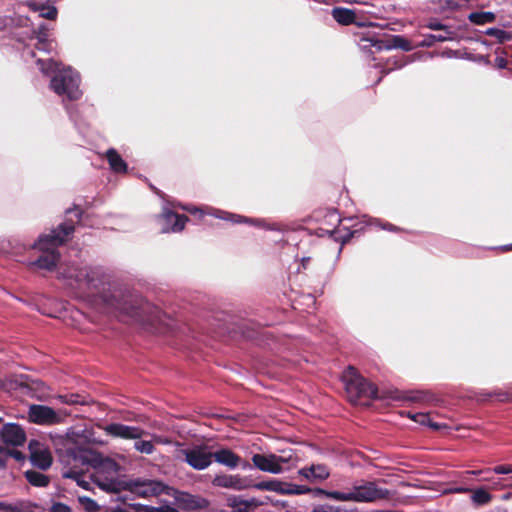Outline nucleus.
Listing matches in <instances>:
<instances>
[{
    "mask_svg": "<svg viewBox=\"0 0 512 512\" xmlns=\"http://www.w3.org/2000/svg\"><path fill=\"white\" fill-rule=\"evenodd\" d=\"M40 71L51 75L50 88L64 100H77L82 92L79 89L80 77L71 68H61V64L49 59L37 60Z\"/></svg>",
    "mask_w": 512,
    "mask_h": 512,
    "instance_id": "nucleus-1",
    "label": "nucleus"
},
{
    "mask_svg": "<svg viewBox=\"0 0 512 512\" xmlns=\"http://www.w3.org/2000/svg\"><path fill=\"white\" fill-rule=\"evenodd\" d=\"M73 231V224L63 223L50 234L40 236L39 240L34 244V247L45 252V254L40 256L33 264L41 269L52 270L60 257L56 248L62 245Z\"/></svg>",
    "mask_w": 512,
    "mask_h": 512,
    "instance_id": "nucleus-2",
    "label": "nucleus"
},
{
    "mask_svg": "<svg viewBox=\"0 0 512 512\" xmlns=\"http://www.w3.org/2000/svg\"><path fill=\"white\" fill-rule=\"evenodd\" d=\"M320 492L336 501L357 503H371L391 496L389 490L379 487L376 482L364 480L356 482L348 492L326 490H320Z\"/></svg>",
    "mask_w": 512,
    "mask_h": 512,
    "instance_id": "nucleus-3",
    "label": "nucleus"
},
{
    "mask_svg": "<svg viewBox=\"0 0 512 512\" xmlns=\"http://www.w3.org/2000/svg\"><path fill=\"white\" fill-rule=\"evenodd\" d=\"M342 380L348 399L354 404L377 397V387L363 378L352 366L343 372Z\"/></svg>",
    "mask_w": 512,
    "mask_h": 512,
    "instance_id": "nucleus-4",
    "label": "nucleus"
},
{
    "mask_svg": "<svg viewBox=\"0 0 512 512\" xmlns=\"http://www.w3.org/2000/svg\"><path fill=\"white\" fill-rule=\"evenodd\" d=\"M178 458L195 470H204L213 462V452L205 445L181 449Z\"/></svg>",
    "mask_w": 512,
    "mask_h": 512,
    "instance_id": "nucleus-5",
    "label": "nucleus"
},
{
    "mask_svg": "<svg viewBox=\"0 0 512 512\" xmlns=\"http://www.w3.org/2000/svg\"><path fill=\"white\" fill-rule=\"evenodd\" d=\"M128 490L142 498L156 497L167 493L168 486L152 479H133L127 483Z\"/></svg>",
    "mask_w": 512,
    "mask_h": 512,
    "instance_id": "nucleus-6",
    "label": "nucleus"
},
{
    "mask_svg": "<svg viewBox=\"0 0 512 512\" xmlns=\"http://www.w3.org/2000/svg\"><path fill=\"white\" fill-rule=\"evenodd\" d=\"M290 457L278 456L275 454H254L252 457L253 465L263 471L271 474H280L285 470V464L290 462Z\"/></svg>",
    "mask_w": 512,
    "mask_h": 512,
    "instance_id": "nucleus-7",
    "label": "nucleus"
},
{
    "mask_svg": "<svg viewBox=\"0 0 512 512\" xmlns=\"http://www.w3.org/2000/svg\"><path fill=\"white\" fill-rule=\"evenodd\" d=\"M29 458L33 466L41 470H47L51 467L53 458L49 448L37 440H31L28 445Z\"/></svg>",
    "mask_w": 512,
    "mask_h": 512,
    "instance_id": "nucleus-8",
    "label": "nucleus"
},
{
    "mask_svg": "<svg viewBox=\"0 0 512 512\" xmlns=\"http://www.w3.org/2000/svg\"><path fill=\"white\" fill-rule=\"evenodd\" d=\"M101 428L108 436L125 440L139 439L147 434L145 430L138 426H129L121 423H110Z\"/></svg>",
    "mask_w": 512,
    "mask_h": 512,
    "instance_id": "nucleus-9",
    "label": "nucleus"
},
{
    "mask_svg": "<svg viewBox=\"0 0 512 512\" xmlns=\"http://www.w3.org/2000/svg\"><path fill=\"white\" fill-rule=\"evenodd\" d=\"M212 484L215 487L227 488L236 491L250 488L249 480L239 474H218L213 478Z\"/></svg>",
    "mask_w": 512,
    "mask_h": 512,
    "instance_id": "nucleus-10",
    "label": "nucleus"
},
{
    "mask_svg": "<svg viewBox=\"0 0 512 512\" xmlns=\"http://www.w3.org/2000/svg\"><path fill=\"white\" fill-rule=\"evenodd\" d=\"M29 420L35 424L51 425L59 422L57 413L48 406L31 405L28 412Z\"/></svg>",
    "mask_w": 512,
    "mask_h": 512,
    "instance_id": "nucleus-11",
    "label": "nucleus"
},
{
    "mask_svg": "<svg viewBox=\"0 0 512 512\" xmlns=\"http://www.w3.org/2000/svg\"><path fill=\"white\" fill-rule=\"evenodd\" d=\"M1 438L7 445L22 446L26 441V434L20 425L7 423L1 429Z\"/></svg>",
    "mask_w": 512,
    "mask_h": 512,
    "instance_id": "nucleus-12",
    "label": "nucleus"
},
{
    "mask_svg": "<svg viewBox=\"0 0 512 512\" xmlns=\"http://www.w3.org/2000/svg\"><path fill=\"white\" fill-rule=\"evenodd\" d=\"M263 504L264 502L255 497L245 499L241 496H232L228 499V506L232 512H256V509Z\"/></svg>",
    "mask_w": 512,
    "mask_h": 512,
    "instance_id": "nucleus-13",
    "label": "nucleus"
},
{
    "mask_svg": "<svg viewBox=\"0 0 512 512\" xmlns=\"http://www.w3.org/2000/svg\"><path fill=\"white\" fill-rule=\"evenodd\" d=\"M166 225L162 228L163 232H180L184 229L188 217L172 211H167L162 215Z\"/></svg>",
    "mask_w": 512,
    "mask_h": 512,
    "instance_id": "nucleus-14",
    "label": "nucleus"
},
{
    "mask_svg": "<svg viewBox=\"0 0 512 512\" xmlns=\"http://www.w3.org/2000/svg\"><path fill=\"white\" fill-rule=\"evenodd\" d=\"M68 277L75 278L79 284L86 285L87 287H96V282L99 281L98 271L88 267L80 268L75 272H70Z\"/></svg>",
    "mask_w": 512,
    "mask_h": 512,
    "instance_id": "nucleus-15",
    "label": "nucleus"
},
{
    "mask_svg": "<svg viewBox=\"0 0 512 512\" xmlns=\"http://www.w3.org/2000/svg\"><path fill=\"white\" fill-rule=\"evenodd\" d=\"M299 474L309 481H323L329 477L330 471L326 465L317 464L300 469Z\"/></svg>",
    "mask_w": 512,
    "mask_h": 512,
    "instance_id": "nucleus-16",
    "label": "nucleus"
},
{
    "mask_svg": "<svg viewBox=\"0 0 512 512\" xmlns=\"http://www.w3.org/2000/svg\"><path fill=\"white\" fill-rule=\"evenodd\" d=\"M213 460L230 469H235L239 466L241 458L229 449H220L213 452Z\"/></svg>",
    "mask_w": 512,
    "mask_h": 512,
    "instance_id": "nucleus-17",
    "label": "nucleus"
},
{
    "mask_svg": "<svg viewBox=\"0 0 512 512\" xmlns=\"http://www.w3.org/2000/svg\"><path fill=\"white\" fill-rule=\"evenodd\" d=\"M49 28L45 25H40L38 30L34 32L37 40L36 47L38 50L50 53L53 50V42L48 39Z\"/></svg>",
    "mask_w": 512,
    "mask_h": 512,
    "instance_id": "nucleus-18",
    "label": "nucleus"
},
{
    "mask_svg": "<svg viewBox=\"0 0 512 512\" xmlns=\"http://www.w3.org/2000/svg\"><path fill=\"white\" fill-rule=\"evenodd\" d=\"M331 15L341 25H350L356 20L355 12L348 8L335 7L332 9Z\"/></svg>",
    "mask_w": 512,
    "mask_h": 512,
    "instance_id": "nucleus-19",
    "label": "nucleus"
},
{
    "mask_svg": "<svg viewBox=\"0 0 512 512\" xmlns=\"http://www.w3.org/2000/svg\"><path fill=\"white\" fill-rule=\"evenodd\" d=\"M89 478L103 491L115 492L118 489V483L113 477H102L99 471L91 474Z\"/></svg>",
    "mask_w": 512,
    "mask_h": 512,
    "instance_id": "nucleus-20",
    "label": "nucleus"
},
{
    "mask_svg": "<svg viewBox=\"0 0 512 512\" xmlns=\"http://www.w3.org/2000/svg\"><path fill=\"white\" fill-rule=\"evenodd\" d=\"M112 512H179L177 509L171 506H161V507H152V506H143V505H135L133 507H117L112 510Z\"/></svg>",
    "mask_w": 512,
    "mask_h": 512,
    "instance_id": "nucleus-21",
    "label": "nucleus"
},
{
    "mask_svg": "<svg viewBox=\"0 0 512 512\" xmlns=\"http://www.w3.org/2000/svg\"><path fill=\"white\" fill-rule=\"evenodd\" d=\"M106 157L110 168L116 173H125L127 171V164L120 156V154L113 148L107 150Z\"/></svg>",
    "mask_w": 512,
    "mask_h": 512,
    "instance_id": "nucleus-22",
    "label": "nucleus"
},
{
    "mask_svg": "<svg viewBox=\"0 0 512 512\" xmlns=\"http://www.w3.org/2000/svg\"><path fill=\"white\" fill-rule=\"evenodd\" d=\"M284 487H286V482H282L276 479L250 484V488L261 491H273L281 495H283L285 492Z\"/></svg>",
    "mask_w": 512,
    "mask_h": 512,
    "instance_id": "nucleus-23",
    "label": "nucleus"
},
{
    "mask_svg": "<svg viewBox=\"0 0 512 512\" xmlns=\"http://www.w3.org/2000/svg\"><path fill=\"white\" fill-rule=\"evenodd\" d=\"M470 493H471V496H470L471 502L475 506L487 505L493 499V495L485 487H479V488H476V489H471Z\"/></svg>",
    "mask_w": 512,
    "mask_h": 512,
    "instance_id": "nucleus-24",
    "label": "nucleus"
},
{
    "mask_svg": "<svg viewBox=\"0 0 512 512\" xmlns=\"http://www.w3.org/2000/svg\"><path fill=\"white\" fill-rule=\"evenodd\" d=\"M24 475L26 480L35 487H46L50 482L49 477L39 471L27 470Z\"/></svg>",
    "mask_w": 512,
    "mask_h": 512,
    "instance_id": "nucleus-25",
    "label": "nucleus"
},
{
    "mask_svg": "<svg viewBox=\"0 0 512 512\" xmlns=\"http://www.w3.org/2000/svg\"><path fill=\"white\" fill-rule=\"evenodd\" d=\"M455 38V32L452 30H446L441 34H430L427 35L423 41V46H431L435 42H445L450 41Z\"/></svg>",
    "mask_w": 512,
    "mask_h": 512,
    "instance_id": "nucleus-26",
    "label": "nucleus"
},
{
    "mask_svg": "<svg viewBox=\"0 0 512 512\" xmlns=\"http://www.w3.org/2000/svg\"><path fill=\"white\" fill-rule=\"evenodd\" d=\"M468 18L475 25H484L494 22L496 16L493 12H473Z\"/></svg>",
    "mask_w": 512,
    "mask_h": 512,
    "instance_id": "nucleus-27",
    "label": "nucleus"
},
{
    "mask_svg": "<svg viewBox=\"0 0 512 512\" xmlns=\"http://www.w3.org/2000/svg\"><path fill=\"white\" fill-rule=\"evenodd\" d=\"M63 477L74 480L78 486L88 490L90 482L86 479L85 474L76 470H69L63 473Z\"/></svg>",
    "mask_w": 512,
    "mask_h": 512,
    "instance_id": "nucleus-28",
    "label": "nucleus"
},
{
    "mask_svg": "<svg viewBox=\"0 0 512 512\" xmlns=\"http://www.w3.org/2000/svg\"><path fill=\"white\" fill-rule=\"evenodd\" d=\"M134 449L142 454L150 455L154 452L155 446L151 440L135 439Z\"/></svg>",
    "mask_w": 512,
    "mask_h": 512,
    "instance_id": "nucleus-29",
    "label": "nucleus"
},
{
    "mask_svg": "<svg viewBox=\"0 0 512 512\" xmlns=\"http://www.w3.org/2000/svg\"><path fill=\"white\" fill-rule=\"evenodd\" d=\"M34 10L39 11L42 18L54 20L57 16V9L51 5L34 4Z\"/></svg>",
    "mask_w": 512,
    "mask_h": 512,
    "instance_id": "nucleus-30",
    "label": "nucleus"
},
{
    "mask_svg": "<svg viewBox=\"0 0 512 512\" xmlns=\"http://www.w3.org/2000/svg\"><path fill=\"white\" fill-rule=\"evenodd\" d=\"M485 34L498 40L500 43H504L512 39V34L500 28H488Z\"/></svg>",
    "mask_w": 512,
    "mask_h": 512,
    "instance_id": "nucleus-31",
    "label": "nucleus"
},
{
    "mask_svg": "<svg viewBox=\"0 0 512 512\" xmlns=\"http://www.w3.org/2000/svg\"><path fill=\"white\" fill-rule=\"evenodd\" d=\"M284 491L285 492L283 495H300L308 493L310 489L303 485H295L286 482V487H284Z\"/></svg>",
    "mask_w": 512,
    "mask_h": 512,
    "instance_id": "nucleus-32",
    "label": "nucleus"
},
{
    "mask_svg": "<svg viewBox=\"0 0 512 512\" xmlns=\"http://www.w3.org/2000/svg\"><path fill=\"white\" fill-rule=\"evenodd\" d=\"M57 398L63 404L74 405V404H85L83 397L79 394H67V395H58Z\"/></svg>",
    "mask_w": 512,
    "mask_h": 512,
    "instance_id": "nucleus-33",
    "label": "nucleus"
},
{
    "mask_svg": "<svg viewBox=\"0 0 512 512\" xmlns=\"http://www.w3.org/2000/svg\"><path fill=\"white\" fill-rule=\"evenodd\" d=\"M412 419L420 425L429 426L435 430L440 428L438 424L431 422L429 415L426 413H416L412 416Z\"/></svg>",
    "mask_w": 512,
    "mask_h": 512,
    "instance_id": "nucleus-34",
    "label": "nucleus"
},
{
    "mask_svg": "<svg viewBox=\"0 0 512 512\" xmlns=\"http://www.w3.org/2000/svg\"><path fill=\"white\" fill-rule=\"evenodd\" d=\"M312 512H354V511L348 510L341 506L325 504V505H321V506L315 508Z\"/></svg>",
    "mask_w": 512,
    "mask_h": 512,
    "instance_id": "nucleus-35",
    "label": "nucleus"
},
{
    "mask_svg": "<svg viewBox=\"0 0 512 512\" xmlns=\"http://www.w3.org/2000/svg\"><path fill=\"white\" fill-rule=\"evenodd\" d=\"M108 301V304L116 309H119L127 314H131V315H136V313H133V312H130L129 309L126 307V303H121L120 301L118 300H107Z\"/></svg>",
    "mask_w": 512,
    "mask_h": 512,
    "instance_id": "nucleus-36",
    "label": "nucleus"
},
{
    "mask_svg": "<svg viewBox=\"0 0 512 512\" xmlns=\"http://www.w3.org/2000/svg\"><path fill=\"white\" fill-rule=\"evenodd\" d=\"M492 471L496 474H510L512 473V464L495 466L491 469Z\"/></svg>",
    "mask_w": 512,
    "mask_h": 512,
    "instance_id": "nucleus-37",
    "label": "nucleus"
},
{
    "mask_svg": "<svg viewBox=\"0 0 512 512\" xmlns=\"http://www.w3.org/2000/svg\"><path fill=\"white\" fill-rule=\"evenodd\" d=\"M79 501L81 503H84L86 506V509L89 511H95L98 508V505L96 504V502L88 497H79Z\"/></svg>",
    "mask_w": 512,
    "mask_h": 512,
    "instance_id": "nucleus-38",
    "label": "nucleus"
},
{
    "mask_svg": "<svg viewBox=\"0 0 512 512\" xmlns=\"http://www.w3.org/2000/svg\"><path fill=\"white\" fill-rule=\"evenodd\" d=\"M431 30H440L443 32H446V30H451L449 27L445 26L444 24L438 22V21H430L426 25Z\"/></svg>",
    "mask_w": 512,
    "mask_h": 512,
    "instance_id": "nucleus-39",
    "label": "nucleus"
},
{
    "mask_svg": "<svg viewBox=\"0 0 512 512\" xmlns=\"http://www.w3.org/2000/svg\"><path fill=\"white\" fill-rule=\"evenodd\" d=\"M52 512H72L71 508L63 503H55L51 507Z\"/></svg>",
    "mask_w": 512,
    "mask_h": 512,
    "instance_id": "nucleus-40",
    "label": "nucleus"
},
{
    "mask_svg": "<svg viewBox=\"0 0 512 512\" xmlns=\"http://www.w3.org/2000/svg\"><path fill=\"white\" fill-rule=\"evenodd\" d=\"M151 439H152L154 445L155 444L166 445V444H170L171 443V441L168 438L160 436V435H156V434H152L151 435Z\"/></svg>",
    "mask_w": 512,
    "mask_h": 512,
    "instance_id": "nucleus-41",
    "label": "nucleus"
},
{
    "mask_svg": "<svg viewBox=\"0 0 512 512\" xmlns=\"http://www.w3.org/2000/svg\"><path fill=\"white\" fill-rule=\"evenodd\" d=\"M7 452H8L7 459L12 457V458L20 461V460H23L25 458L24 455L20 451L13 450V449H10L8 447H7Z\"/></svg>",
    "mask_w": 512,
    "mask_h": 512,
    "instance_id": "nucleus-42",
    "label": "nucleus"
},
{
    "mask_svg": "<svg viewBox=\"0 0 512 512\" xmlns=\"http://www.w3.org/2000/svg\"><path fill=\"white\" fill-rule=\"evenodd\" d=\"M0 512H20V510L16 506L0 502Z\"/></svg>",
    "mask_w": 512,
    "mask_h": 512,
    "instance_id": "nucleus-43",
    "label": "nucleus"
},
{
    "mask_svg": "<svg viewBox=\"0 0 512 512\" xmlns=\"http://www.w3.org/2000/svg\"><path fill=\"white\" fill-rule=\"evenodd\" d=\"M7 447L0 446V468L4 467L7 461Z\"/></svg>",
    "mask_w": 512,
    "mask_h": 512,
    "instance_id": "nucleus-44",
    "label": "nucleus"
},
{
    "mask_svg": "<svg viewBox=\"0 0 512 512\" xmlns=\"http://www.w3.org/2000/svg\"><path fill=\"white\" fill-rule=\"evenodd\" d=\"M102 466L105 467V468H108V469H112L114 473L117 472L118 465H117V463L115 461H113L111 459H106L102 463Z\"/></svg>",
    "mask_w": 512,
    "mask_h": 512,
    "instance_id": "nucleus-45",
    "label": "nucleus"
},
{
    "mask_svg": "<svg viewBox=\"0 0 512 512\" xmlns=\"http://www.w3.org/2000/svg\"><path fill=\"white\" fill-rule=\"evenodd\" d=\"M490 472H491V469L487 468V469H479V470H469V471H466L465 474H468V475H482V474H488Z\"/></svg>",
    "mask_w": 512,
    "mask_h": 512,
    "instance_id": "nucleus-46",
    "label": "nucleus"
},
{
    "mask_svg": "<svg viewBox=\"0 0 512 512\" xmlns=\"http://www.w3.org/2000/svg\"><path fill=\"white\" fill-rule=\"evenodd\" d=\"M470 491H471V489L467 488V487H456V488L448 490L447 492H450V493H468Z\"/></svg>",
    "mask_w": 512,
    "mask_h": 512,
    "instance_id": "nucleus-47",
    "label": "nucleus"
},
{
    "mask_svg": "<svg viewBox=\"0 0 512 512\" xmlns=\"http://www.w3.org/2000/svg\"><path fill=\"white\" fill-rule=\"evenodd\" d=\"M497 62L500 68H504L506 66V61L503 58H498Z\"/></svg>",
    "mask_w": 512,
    "mask_h": 512,
    "instance_id": "nucleus-48",
    "label": "nucleus"
},
{
    "mask_svg": "<svg viewBox=\"0 0 512 512\" xmlns=\"http://www.w3.org/2000/svg\"><path fill=\"white\" fill-rule=\"evenodd\" d=\"M124 419L129 420V421H142L140 419V416H137V415H133V417H125Z\"/></svg>",
    "mask_w": 512,
    "mask_h": 512,
    "instance_id": "nucleus-49",
    "label": "nucleus"
},
{
    "mask_svg": "<svg viewBox=\"0 0 512 512\" xmlns=\"http://www.w3.org/2000/svg\"><path fill=\"white\" fill-rule=\"evenodd\" d=\"M501 488H503V486H501L499 482H494L491 486V489H493V490H498Z\"/></svg>",
    "mask_w": 512,
    "mask_h": 512,
    "instance_id": "nucleus-50",
    "label": "nucleus"
},
{
    "mask_svg": "<svg viewBox=\"0 0 512 512\" xmlns=\"http://www.w3.org/2000/svg\"><path fill=\"white\" fill-rule=\"evenodd\" d=\"M184 209L188 210L190 213L194 214L196 213L197 211H199L198 208H193V209H190V208H187V207H183Z\"/></svg>",
    "mask_w": 512,
    "mask_h": 512,
    "instance_id": "nucleus-51",
    "label": "nucleus"
},
{
    "mask_svg": "<svg viewBox=\"0 0 512 512\" xmlns=\"http://www.w3.org/2000/svg\"><path fill=\"white\" fill-rule=\"evenodd\" d=\"M331 216H332V217H334V218L336 219V221H337V222H339V221H340V219H339L338 215L336 214V212H333V213L331 214Z\"/></svg>",
    "mask_w": 512,
    "mask_h": 512,
    "instance_id": "nucleus-52",
    "label": "nucleus"
},
{
    "mask_svg": "<svg viewBox=\"0 0 512 512\" xmlns=\"http://www.w3.org/2000/svg\"><path fill=\"white\" fill-rule=\"evenodd\" d=\"M309 261V258H303L302 259V264H303V267L305 268L307 262Z\"/></svg>",
    "mask_w": 512,
    "mask_h": 512,
    "instance_id": "nucleus-53",
    "label": "nucleus"
},
{
    "mask_svg": "<svg viewBox=\"0 0 512 512\" xmlns=\"http://www.w3.org/2000/svg\"><path fill=\"white\" fill-rule=\"evenodd\" d=\"M385 228H386V229H389V230L394 229V227L392 226V224H389V225L385 226Z\"/></svg>",
    "mask_w": 512,
    "mask_h": 512,
    "instance_id": "nucleus-54",
    "label": "nucleus"
},
{
    "mask_svg": "<svg viewBox=\"0 0 512 512\" xmlns=\"http://www.w3.org/2000/svg\"><path fill=\"white\" fill-rule=\"evenodd\" d=\"M482 481H491V478H489L488 476H485L484 478L481 479Z\"/></svg>",
    "mask_w": 512,
    "mask_h": 512,
    "instance_id": "nucleus-55",
    "label": "nucleus"
},
{
    "mask_svg": "<svg viewBox=\"0 0 512 512\" xmlns=\"http://www.w3.org/2000/svg\"><path fill=\"white\" fill-rule=\"evenodd\" d=\"M233 217H237V219H235L234 221H236V222H239V221H240V216H235V215H233Z\"/></svg>",
    "mask_w": 512,
    "mask_h": 512,
    "instance_id": "nucleus-56",
    "label": "nucleus"
},
{
    "mask_svg": "<svg viewBox=\"0 0 512 512\" xmlns=\"http://www.w3.org/2000/svg\"><path fill=\"white\" fill-rule=\"evenodd\" d=\"M215 216H216L217 218H223V216H221L220 214H215Z\"/></svg>",
    "mask_w": 512,
    "mask_h": 512,
    "instance_id": "nucleus-57",
    "label": "nucleus"
},
{
    "mask_svg": "<svg viewBox=\"0 0 512 512\" xmlns=\"http://www.w3.org/2000/svg\"><path fill=\"white\" fill-rule=\"evenodd\" d=\"M2 422V418L0 417V423Z\"/></svg>",
    "mask_w": 512,
    "mask_h": 512,
    "instance_id": "nucleus-58",
    "label": "nucleus"
}]
</instances>
